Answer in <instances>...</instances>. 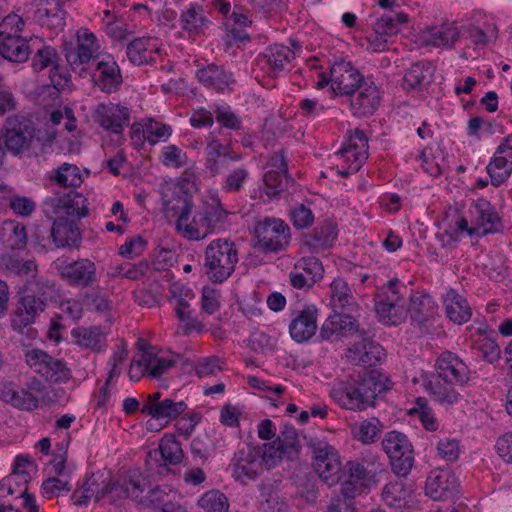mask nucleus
Here are the masks:
<instances>
[{
  "mask_svg": "<svg viewBox=\"0 0 512 512\" xmlns=\"http://www.w3.org/2000/svg\"><path fill=\"white\" fill-rule=\"evenodd\" d=\"M189 182L168 183L162 189L164 211L176 217V230L186 239L199 241L225 230L231 214L217 195L193 210V196Z\"/></svg>",
  "mask_w": 512,
  "mask_h": 512,
  "instance_id": "1",
  "label": "nucleus"
},
{
  "mask_svg": "<svg viewBox=\"0 0 512 512\" xmlns=\"http://www.w3.org/2000/svg\"><path fill=\"white\" fill-rule=\"evenodd\" d=\"M44 213L54 218L51 237L57 247H77L81 235L74 219L88 214L87 200L79 192L71 189L67 193H54L44 201Z\"/></svg>",
  "mask_w": 512,
  "mask_h": 512,
  "instance_id": "2",
  "label": "nucleus"
},
{
  "mask_svg": "<svg viewBox=\"0 0 512 512\" xmlns=\"http://www.w3.org/2000/svg\"><path fill=\"white\" fill-rule=\"evenodd\" d=\"M143 484L144 476L135 468L119 474L117 478L96 473L88 477L81 488L74 490L72 500L78 506L86 505L91 499L99 502L108 498L110 503L133 500L141 495Z\"/></svg>",
  "mask_w": 512,
  "mask_h": 512,
  "instance_id": "3",
  "label": "nucleus"
},
{
  "mask_svg": "<svg viewBox=\"0 0 512 512\" xmlns=\"http://www.w3.org/2000/svg\"><path fill=\"white\" fill-rule=\"evenodd\" d=\"M392 381L372 371L359 379L342 381L333 386L330 396L342 408L363 411L375 407L377 398L392 388Z\"/></svg>",
  "mask_w": 512,
  "mask_h": 512,
  "instance_id": "4",
  "label": "nucleus"
},
{
  "mask_svg": "<svg viewBox=\"0 0 512 512\" xmlns=\"http://www.w3.org/2000/svg\"><path fill=\"white\" fill-rule=\"evenodd\" d=\"M470 222L459 217L450 230H446L442 237L447 236L448 242L457 241L460 233L469 236L485 237L503 231V222L496 207L485 198H477L469 207Z\"/></svg>",
  "mask_w": 512,
  "mask_h": 512,
  "instance_id": "5",
  "label": "nucleus"
},
{
  "mask_svg": "<svg viewBox=\"0 0 512 512\" xmlns=\"http://www.w3.org/2000/svg\"><path fill=\"white\" fill-rule=\"evenodd\" d=\"M266 446L245 444L238 448L228 466L233 479L247 485L265 471L275 467L276 455L267 452Z\"/></svg>",
  "mask_w": 512,
  "mask_h": 512,
  "instance_id": "6",
  "label": "nucleus"
},
{
  "mask_svg": "<svg viewBox=\"0 0 512 512\" xmlns=\"http://www.w3.org/2000/svg\"><path fill=\"white\" fill-rule=\"evenodd\" d=\"M238 251L229 239L212 240L205 249L203 272L215 284H222L235 271Z\"/></svg>",
  "mask_w": 512,
  "mask_h": 512,
  "instance_id": "7",
  "label": "nucleus"
},
{
  "mask_svg": "<svg viewBox=\"0 0 512 512\" xmlns=\"http://www.w3.org/2000/svg\"><path fill=\"white\" fill-rule=\"evenodd\" d=\"M407 286L398 278L389 280L378 287L374 295V308L381 323L388 326H397L407 318L404 296Z\"/></svg>",
  "mask_w": 512,
  "mask_h": 512,
  "instance_id": "8",
  "label": "nucleus"
},
{
  "mask_svg": "<svg viewBox=\"0 0 512 512\" xmlns=\"http://www.w3.org/2000/svg\"><path fill=\"white\" fill-rule=\"evenodd\" d=\"M37 128L32 119L24 114H13L6 118L0 141L8 153L18 156L31 149Z\"/></svg>",
  "mask_w": 512,
  "mask_h": 512,
  "instance_id": "9",
  "label": "nucleus"
},
{
  "mask_svg": "<svg viewBox=\"0 0 512 512\" xmlns=\"http://www.w3.org/2000/svg\"><path fill=\"white\" fill-rule=\"evenodd\" d=\"M381 444L389 458L393 473L399 477H406L414 465V450L408 437L399 431H389Z\"/></svg>",
  "mask_w": 512,
  "mask_h": 512,
  "instance_id": "10",
  "label": "nucleus"
},
{
  "mask_svg": "<svg viewBox=\"0 0 512 512\" xmlns=\"http://www.w3.org/2000/svg\"><path fill=\"white\" fill-rule=\"evenodd\" d=\"M254 235L258 250L264 253L284 250L291 239L290 227L283 220L274 217H264L257 221Z\"/></svg>",
  "mask_w": 512,
  "mask_h": 512,
  "instance_id": "11",
  "label": "nucleus"
},
{
  "mask_svg": "<svg viewBox=\"0 0 512 512\" xmlns=\"http://www.w3.org/2000/svg\"><path fill=\"white\" fill-rule=\"evenodd\" d=\"M91 117L104 131L121 138L124 130L130 125L132 111L121 103L100 102L92 109Z\"/></svg>",
  "mask_w": 512,
  "mask_h": 512,
  "instance_id": "12",
  "label": "nucleus"
},
{
  "mask_svg": "<svg viewBox=\"0 0 512 512\" xmlns=\"http://www.w3.org/2000/svg\"><path fill=\"white\" fill-rule=\"evenodd\" d=\"M100 45L94 33L87 29L77 33V44L73 48L66 49L65 57L71 69L81 77L88 73L87 65L92 61L97 62L101 56Z\"/></svg>",
  "mask_w": 512,
  "mask_h": 512,
  "instance_id": "13",
  "label": "nucleus"
},
{
  "mask_svg": "<svg viewBox=\"0 0 512 512\" xmlns=\"http://www.w3.org/2000/svg\"><path fill=\"white\" fill-rule=\"evenodd\" d=\"M175 365L173 355L155 353L152 349L142 350L133 358L128 375L132 381H139L145 375L157 379Z\"/></svg>",
  "mask_w": 512,
  "mask_h": 512,
  "instance_id": "14",
  "label": "nucleus"
},
{
  "mask_svg": "<svg viewBox=\"0 0 512 512\" xmlns=\"http://www.w3.org/2000/svg\"><path fill=\"white\" fill-rule=\"evenodd\" d=\"M54 264L58 275L69 287L84 289L98 282L97 267L90 259L80 258L68 262L58 258Z\"/></svg>",
  "mask_w": 512,
  "mask_h": 512,
  "instance_id": "15",
  "label": "nucleus"
},
{
  "mask_svg": "<svg viewBox=\"0 0 512 512\" xmlns=\"http://www.w3.org/2000/svg\"><path fill=\"white\" fill-rule=\"evenodd\" d=\"M28 366L51 383H65L71 378V370L62 359L50 356L40 349L28 350L25 354Z\"/></svg>",
  "mask_w": 512,
  "mask_h": 512,
  "instance_id": "16",
  "label": "nucleus"
},
{
  "mask_svg": "<svg viewBox=\"0 0 512 512\" xmlns=\"http://www.w3.org/2000/svg\"><path fill=\"white\" fill-rule=\"evenodd\" d=\"M93 65L94 68L87 74L91 76L94 86L107 94L117 92L123 83V77L114 56L109 53L101 54Z\"/></svg>",
  "mask_w": 512,
  "mask_h": 512,
  "instance_id": "17",
  "label": "nucleus"
},
{
  "mask_svg": "<svg viewBox=\"0 0 512 512\" xmlns=\"http://www.w3.org/2000/svg\"><path fill=\"white\" fill-rule=\"evenodd\" d=\"M267 171L263 176L265 192L269 199L277 197L287 188L290 179L288 175L287 156L283 149L273 153L266 165Z\"/></svg>",
  "mask_w": 512,
  "mask_h": 512,
  "instance_id": "18",
  "label": "nucleus"
},
{
  "mask_svg": "<svg viewBox=\"0 0 512 512\" xmlns=\"http://www.w3.org/2000/svg\"><path fill=\"white\" fill-rule=\"evenodd\" d=\"M195 297L193 291L181 282H174L169 287L168 301L174 307L177 318L185 324L184 334L201 331L203 326L189 311L190 301Z\"/></svg>",
  "mask_w": 512,
  "mask_h": 512,
  "instance_id": "19",
  "label": "nucleus"
},
{
  "mask_svg": "<svg viewBox=\"0 0 512 512\" xmlns=\"http://www.w3.org/2000/svg\"><path fill=\"white\" fill-rule=\"evenodd\" d=\"M331 89L337 95L349 96L367 81L351 62H335L330 68Z\"/></svg>",
  "mask_w": 512,
  "mask_h": 512,
  "instance_id": "20",
  "label": "nucleus"
},
{
  "mask_svg": "<svg viewBox=\"0 0 512 512\" xmlns=\"http://www.w3.org/2000/svg\"><path fill=\"white\" fill-rule=\"evenodd\" d=\"M187 408L188 406L183 400L175 401L170 398H162V393L157 391L147 396L141 413L156 420L164 419L166 422H170L183 414Z\"/></svg>",
  "mask_w": 512,
  "mask_h": 512,
  "instance_id": "21",
  "label": "nucleus"
},
{
  "mask_svg": "<svg viewBox=\"0 0 512 512\" xmlns=\"http://www.w3.org/2000/svg\"><path fill=\"white\" fill-rule=\"evenodd\" d=\"M267 452L276 455L275 467L283 460L295 461L301 451L300 437L297 430L291 425H284L280 434L269 443H264Z\"/></svg>",
  "mask_w": 512,
  "mask_h": 512,
  "instance_id": "22",
  "label": "nucleus"
},
{
  "mask_svg": "<svg viewBox=\"0 0 512 512\" xmlns=\"http://www.w3.org/2000/svg\"><path fill=\"white\" fill-rule=\"evenodd\" d=\"M350 110L356 117H368L374 114L381 102L379 87L367 80L349 95Z\"/></svg>",
  "mask_w": 512,
  "mask_h": 512,
  "instance_id": "23",
  "label": "nucleus"
},
{
  "mask_svg": "<svg viewBox=\"0 0 512 512\" xmlns=\"http://www.w3.org/2000/svg\"><path fill=\"white\" fill-rule=\"evenodd\" d=\"M318 308L314 304H306L292 313L289 334L297 343L310 340L318 329Z\"/></svg>",
  "mask_w": 512,
  "mask_h": 512,
  "instance_id": "24",
  "label": "nucleus"
},
{
  "mask_svg": "<svg viewBox=\"0 0 512 512\" xmlns=\"http://www.w3.org/2000/svg\"><path fill=\"white\" fill-rule=\"evenodd\" d=\"M490 183L499 187L512 173V134L504 138L486 167Z\"/></svg>",
  "mask_w": 512,
  "mask_h": 512,
  "instance_id": "25",
  "label": "nucleus"
},
{
  "mask_svg": "<svg viewBox=\"0 0 512 512\" xmlns=\"http://www.w3.org/2000/svg\"><path fill=\"white\" fill-rule=\"evenodd\" d=\"M458 487V479L451 470L438 468L429 473L425 493L435 501H445L454 496Z\"/></svg>",
  "mask_w": 512,
  "mask_h": 512,
  "instance_id": "26",
  "label": "nucleus"
},
{
  "mask_svg": "<svg viewBox=\"0 0 512 512\" xmlns=\"http://www.w3.org/2000/svg\"><path fill=\"white\" fill-rule=\"evenodd\" d=\"M406 310L411 325L426 331L437 314L438 305L428 293L417 291L409 296V306Z\"/></svg>",
  "mask_w": 512,
  "mask_h": 512,
  "instance_id": "27",
  "label": "nucleus"
},
{
  "mask_svg": "<svg viewBox=\"0 0 512 512\" xmlns=\"http://www.w3.org/2000/svg\"><path fill=\"white\" fill-rule=\"evenodd\" d=\"M323 273V265L318 258L303 257L289 273L290 284L296 289L307 291L322 279Z\"/></svg>",
  "mask_w": 512,
  "mask_h": 512,
  "instance_id": "28",
  "label": "nucleus"
},
{
  "mask_svg": "<svg viewBox=\"0 0 512 512\" xmlns=\"http://www.w3.org/2000/svg\"><path fill=\"white\" fill-rule=\"evenodd\" d=\"M333 310L334 313L324 321L320 328L319 336L321 340L328 341L333 338L349 337L359 331L357 321L351 315L352 312Z\"/></svg>",
  "mask_w": 512,
  "mask_h": 512,
  "instance_id": "29",
  "label": "nucleus"
},
{
  "mask_svg": "<svg viewBox=\"0 0 512 512\" xmlns=\"http://www.w3.org/2000/svg\"><path fill=\"white\" fill-rule=\"evenodd\" d=\"M47 306L43 300L35 298L32 293L24 290L17 301L16 310L12 315L11 324L14 330L22 331L24 328L34 323L45 310Z\"/></svg>",
  "mask_w": 512,
  "mask_h": 512,
  "instance_id": "30",
  "label": "nucleus"
},
{
  "mask_svg": "<svg viewBox=\"0 0 512 512\" xmlns=\"http://www.w3.org/2000/svg\"><path fill=\"white\" fill-rule=\"evenodd\" d=\"M436 374L457 385L464 386L470 380V369L455 353L445 351L440 354L435 364Z\"/></svg>",
  "mask_w": 512,
  "mask_h": 512,
  "instance_id": "31",
  "label": "nucleus"
},
{
  "mask_svg": "<svg viewBox=\"0 0 512 512\" xmlns=\"http://www.w3.org/2000/svg\"><path fill=\"white\" fill-rule=\"evenodd\" d=\"M294 52L285 45L274 44L257 57V65L271 77H277L294 59Z\"/></svg>",
  "mask_w": 512,
  "mask_h": 512,
  "instance_id": "32",
  "label": "nucleus"
},
{
  "mask_svg": "<svg viewBox=\"0 0 512 512\" xmlns=\"http://www.w3.org/2000/svg\"><path fill=\"white\" fill-rule=\"evenodd\" d=\"M456 383L446 380L436 373H431L423 377V386L425 390L433 397L435 401L442 405H453L460 399L459 392L455 389Z\"/></svg>",
  "mask_w": 512,
  "mask_h": 512,
  "instance_id": "33",
  "label": "nucleus"
},
{
  "mask_svg": "<svg viewBox=\"0 0 512 512\" xmlns=\"http://www.w3.org/2000/svg\"><path fill=\"white\" fill-rule=\"evenodd\" d=\"M196 76L205 87L221 93L231 91L235 83L232 72L215 64H209L199 69Z\"/></svg>",
  "mask_w": 512,
  "mask_h": 512,
  "instance_id": "34",
  "label": "nucleus"
},
{
  "mask_svg": "<svg viewBox=\"0 0 512 512\" xmlns=\"http://www.w3.org/2000/svg\"><path fill=\"white\" fill-rule=\"evenodd\" d=\"M184 458V452L181 443L176 439L175 435L165 434L160 440L159 447L148 453L146 464L152 465V461H163L164 465H177Z\"/></svg>",
  "mask_w": 512,
  "mask_h": 512,
  "instance_id": "35",
  "label": "nucleus"
},
{
  "mask_svg": "<svg viewBox=\"0 0 512 512\" xmlns=\"http://www.w3.org/2000/svg\"><path fill=\"white\" fill-rule=\"evenodd\" d=\"M337 236V225L324 220L312 232L304 235L303 243L311 253H319L332 247Z\"/></svg>",
  "mask_w": 512,
  "mask_h": 512,
  "instance_id": "36",
  "label": "nucleus"
},
{
  "mask_svg": "<svg viewBox=\"0 0 512 512\" xmlns=\"http://www.w3.org/2000/svg\"><path fill=\"white\" fill-rule=\"evenodd\" d=\"M348 358L355 365L370 367L380 364L385 352L380 344L364 339L348 350Z\"/></svg>",
  "mask_w": 512,
  "mask_h": 512,
  "instance_id": "37",
  "label": "nucleus"
},
{
  "mask_svg": "<svg viewBox=\"0 0 512 512\" xmlns=\"http://www.w3.org/2000/svg\"><path fill=\"white\" fill-rule=\"evenodd\" d=\"M0 399L13 407L31 411L38 407V397L28 389L19 388L12 382L0 384Z\"/></svg>",
  "mask_w": 512,
  "mask_h": 512,
  "instance_id": "38",
  "label": "nucleus"
},
{
  "mask_svg": "<svg viewBox=\"0 0 512 512\" xmlns=\"http://www.w3.org/2000/svg\"><path fill=\"white\" fill-rule=\"evenodd\" d=\"M30 54V46L25 37L0 33V56L4 59L22 63L28 60Z\"/></svg>",
  "mask_w": 512,
  "mask_h": 512,
  "instance_id": "39",
  "label": "nucleus"
},
{
  "mask_svg": "<svg viewBox=\"0 0 512 512\" xmlns=\"http://www.w3.org/2000/svg\"><path fill=\"white\" fill-rule=\"evenodd\" d=\"M219 135H222L223 138H219L215 132L209 134L205 147V159L228 157L230 161L242 160V153L233 147L232 135L230 133L222 134L221 130Z\"/></svg>",
  "mask_w": 512,
  "mask_h": 512,
  "instance_id": "40",
  "label": "nucleus"
},
{
  "mask_svg": "<svg viewBox=\"0 0 512 512\" xmlns=\"http://www.w3.org/2000/svg\"><path fill=\"white\" fill-rule=\"evenodd\" d=\"M157 53L156 41L151 37L135 38L126 47L127 57L135 65L149 64L155 61Z\"/></svg>",
  "mask_w": 512,
  "mask_h": 512,
  "instance_id": "41",
  "label": "nucleus"
},
{
  "mask_svg": "<svg viewBox=\"0 0 512 512\" xmlns=\"http://www.w3.org/2000/svg\"><path fill=\"white\" fill-rule=\"evenodd\" d=\"M446 316L454 323L461 325L468 322L472 316V309L466 298L451 289L444 297Z\"/></svg>",
  "mask_w": 512,
  "mask_h": 512,
  "instance_id": "42",
  "label": "nucleus"
},
{
  "mask_svg": "<svg viewBox=\"0 0 512 512\" xmlns=\"http://www.w3.org/2000/svg\"><path fill=\"white\" fill-rule=\"evenodd\" d=\"M331 305L333 309L354 312L358 306L348 283L341 277L335 278L331 285Z\"/></svg>",
  "mask_w": 512,
  "mask_h": 512,
  "instance_id": "43",
  "label": "nucleus"
},
{
  "mask_svg": "<svg viewBox=\"0 0 512 512\" xmlns=\"http://www.w3.org/2000/svg\"><path fill=\"white\" fill-rule=\"evenodd\" d=\"M71 334L77 345L92 351L100 352L107 346L106 332L102 331L100 327L77 328L73 329Z\"/></svg>",
  "mask_w": 512,
  "mask_h": 512,
  "instance_id": "44",
  "label": "nucleus"
},
{
  "mask_svg": "<svg viewBox=\"0 0 512 512\" xmlns=\"http://www.w3.org/2000/svg\"><path fill=\"white\" fill-rule=\"evenodd\" d=\"M48 179L51 183L64 188H77L83 183L80 169L69 163H63L58 168L51 170Z\"/></svg>",
  "mask_w": 512,
  "mask_h": 512,
  "instance_id": "45",
  "label": "nucleus"
},
{
  "mask_svg": "<svg viewBox=\"0 0 512 512\" xmlns=\"http://www.w3.org/2000/svg\"><path fill=\"white\" fill-rule=\"evenodd\" d=\"M208 23L203 7L198 4H190L180 16L181 28L189 34L201 33Z\"/></svg>",
  "mask_w": 512,
  "mask_h": 512,
  "instance_id": "46",
  "label": "nucleus"
},
{
  "mask_svg": "<svg viewBox=\"0 0 512 512\" xmlns=\"http://www.w3.org/2000/svg\"><path fill=\"white\" fill-rule=\"evenodd\" d=\"M459 37L458 28L454 23H446L439 27L429 28L424 41L434 47H451Z\"/></svg>",
  "mask_w": 512,
  "mask_h": 512,
  "instance_id": "47",
  "label": "nucleus"
},
{
  "mask_svg": "<svg viewBox=\"0 0 512 512\" xmlns=\"http://www.w3.org/2000/svg\"><path fill=\"white\" fill-rule=\"evenodd\" d=\"M38 4L37 16L42 24L60 27L64 25L63 0H35Z\"/></svg>",
  "mask_w": 512,
  "mask_h": 512,
  "instance_id": "48",
  "label": "nucleus"
},
{
  "mask_svg": "<svg viewBox=\"0 0 512 512\" xmlns=\"http://www.w3.org/2000/svg\"><path fill=\"white\" fill-rule=\"evenodd\" d=\"M25 291L32 293L35 298L43 300L47 307L49 303L57 301L60 292L55 281L44 277L28 281L25 286Z\"/></svg>",
  "mask_w": 512,
  "mask_h": 512,
  "instance_id": "49",
  "label": "nucleus"
},
{
  "mask_svg": "<svg viewBox=\"0 0 512 512\" xmlns=\"http://www.w3.org/2000/svg\"><path fill=\"white\" fill-rule=\"evenodd\" d=\"M410 491L401 481L387 483L382 490V500L386 505L393 508H403L408 504Z\"/></svg>",
  "mask_w": 512,
  "mask_h": 512,
  "instance_id": "50",
  "label": "nucleus"
},
{
  "mask_svg": "<svg viewBox=\"0 0 512 512\" xmlns=\"http://www.w3.org/2000/svg\"><path fill=\"white\" fill-rule=\"evenodd\" d=\"M383 424L376 417H370L355 424L352 433L355 439L364 444L374 443L382 432Z\"/></svg>",
  "mask_w": 512,
  "mask_h": 512,
  "instance_id": "51",
  "label": "nucleus"
},
{
  "mask_svg": "<svg viewBox=\"0 0 512 512\" xmlns=\"http://www.w3.org/2000/svg\"><path fill=\"white\" fill-rule=\"evenodd\" d=\"M250 179V172L246 165H240L230 170L223 178L221 189L225 193L238 194L245 189Z\"/></svg>",
  "mask_w": 512,
  "mask_h": 512,
  "instance_id": "52",
  "label": "nucleus"
},
{
  "mask_svg": "<svg viewBox=\"0 0 512 512\" xmlns=\"http://www.w3.org/2000/svg\"><path fill=\"white\" fill-rule=\"evenodd\" d=\"M431 66L429 63L417 62L411 65L404 75V87L419 89L430 82Z\"/></svg>",
  "mask_w": 512,
  "mask_h": 512,
  "instance_id": "53",
  "label": "nucleus"
},
{
  "mask_svg": "<svg viewBox=\"0 0 512 512\" xmlns=\"http://www.w3.org/2000/svg\"><path fill=\"white\" fill-rule=\"evenodd\" d=\"M151 272L150 263L147 260H141L138 263H123L112 268L110 275L112 277H125L129 280H139Z\"/></svg>",
  "mask_w": 512,
  "mask_h": 512,
  "instance_id": "54",
  "label": "nucleus"
},
{
  "mask_svg": "<svg viewBox=\"0 0 512 512\" xmlns=\"http://www.w3.org/2000/svg\"><path fill=\"white\" fill-rule=\"evenodd\" d=\"M374 465L375 457H372L371 460L362 457L348 461L346 467L348 469L350 479L359 482L365 481L374 476L376 472V469H374Z\"/></svg>",
  "mask_w": 512,
  "mask_h": 512,
  "instance_id": "55",
  "label": "nucleus"
},
{
  "mask_svg": "<svg viewBox=\"0 0 512 512\" xmlns=\"http://www.w3.org/2000/svg\"><path fill=\"white\" fill-rule=\"evenodd\" d=\"M1 265L7 272L16 276H34L37 272V265L33 260H22L10 255L1 258Z\"/></svg>",
  "mask_w": 512,
  "mask_h": 512,
  "instance_id": "56",
  "label": "nucleus"
},
{
  "mask_svg": "<svg viewBox=\"0 0 512 512\" xmlns=\"http://www.w3.org/2000/svg\"><path fill=\"white\" fill-rule=\"evenodd\" d=\"M321 462L322 464H318L317 468H315L319 478L328 486L337 484L342 475V463L340 461V456L338 455L334 458H330V461L325 463L323 461Z\"/></svg>",
  "mask_w": 512,
  "mask_h": 512,
  "instance_id": "57",
  "label": "nucleus"
},
{
  "mask_svg": "<svg viewBox=\"0 0 512 512\" xmlns=\"http://www.w3.org/2000/svg\"><path fill=\"white\" fill-rule=\"evenodd\" d=\"M473 348L479 353V357L487 363L494 364L501 358V349L493 338L480 337L474 342Z\"/></svg>",
  "mask_w": 512,
  "mask_h": 512,
  "instance_id": "58",
  "label": "nucleus"
},
{
  "mask_svg": "<svg viewBox=\"0 0 512 512\" xmlns=\"http://www.w3.org/2000/svg\"><path fill=\"white\" fill-rule=\"evenodd\" d=\"M198 505L207 512H228L229 509L226 495L219 490L204 493L198 500Z\"/></svg>",
  "mask_w": 512,
  "mask_h": 512,
  "instance_id": "59",
  "label": "nucleus"
},
{
  "mask_svg": "<svg viewBox=\"0 0 512 512\" xmlns=\"http://www.w3.org/2000/svg\"><path fill=\"white\" fill-rule=\"evenodd\" d=\"M308 448L312 451L313 458L315 460V468L318 464H322L321 461L328 462L330 458L338 456L337 450L324 440L310 437L306 442Z\"/></svg>",
  "mask_w": 512,
  "mask_h": 512,
  "instance_id": "60",
  "label": "nucleus"
},
{
  "mask_svg": "<svg viewBox=\"0 0 512 512\" xmlns=\"http://www.w3.org/2000/svg\"><path fill=\"white\" fill-rule=\"evenodd\" d=\"M3 230L8 234L6 240L8 246L13 250L23 249L27 244L26 227L18 222H7Z\"/></svg>",
  "mask_w": 512,
  "mask_h": 512,
  "instance_id": "61",
  "label": "nucleus"
},
{
  "mask_svg": "<svg viewBox=\"0 0 512 512\" xmlns=\"http://www.w3.org/2000/svg\"><path fill=\"white\" fill-rule=\"evenodd\" d=\"M83 301L89 310L102 315L108 314L112 307L111 300L102 290L86 292Z\"/></svg>",
  "mask_w": 512,
  "mask_h": 512,
  "instance_id": "62",
  "label": "nucleus"
},
{
  "mask_svg": "<svg viewBox=\"0 0 512 512\" xmlns=\"http://www.w3.org/2000/svg\"><path fill=\"white\" fill-rule=\"evenodd\" d=\"M408 22V15L405 13H395L393 15H383L380 17L374 27L380 33L392 36L398 33L399 26Z\"/></svg>",
  "mask_w": 512,
  "mask_h": 512,
  "instance_id": "63",
  "label": "nucleus"
},
{
  "mask_svg": "<svg viewBox=\"0 0 512 512\" xmlns=\"http://www.w3.org/2000/svg\"><path fill=\"white\" fill-rule=\"evenodd\" d=\"M59 63L57 51L52 46H43L38 49L32 58V66L35 71H42L48 67L53 68Z\"/></svg>",
  "mask_w": 512,
  "mask_h": 512,
  "instance_id": "64",
  "label": "nucleus"
}]
</instances>
